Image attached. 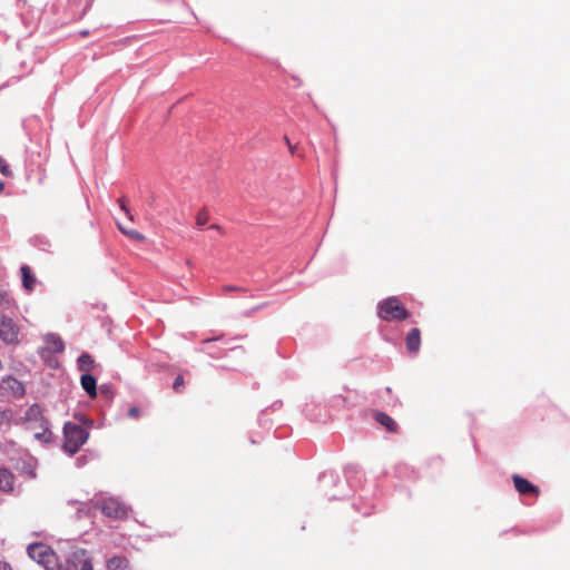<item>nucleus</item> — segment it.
I'll list each match as a JSON object with an SVG mask.
<instances>
[{
    "label": "nucleus",
    "instance_id": "35",
    "mask_svg": "<svg viewBox=\"0 0 570 570\" xmlns=\"http://www.w3.org/2000/svg\"><path fill=\"white\" fill-rule=\"evenodd\" d=\"M238 350L243 352L242 347H238ZM232 351H233V352H236V351H237V348H233Z\"/></svg>",
    "mask_w": 570,
    "mask_h": 570
},
{
    "label": "nucleus",
    "instance_id": "33",
    "mask_svg": "<svg viewBox=\"0 0 570 570\" xmlns=\"http://www.w3.org/2000/svg\"><path fill=\"white\" fill-rule=\"evenodd\" d=\"M4 188V183L0 180V193L3 190Z\"/></svg>",
    "mask_w": 570,
    "mask_h": 570
},
{
    "label": "nucleus",
    "instance_id": "26",
    "mask_svg": "<svg viewBox=\"0 0 570 570\" xmlns=\"http://www.w3.org/2000/svg\"><path fill=\"white\" fill-rule=\"evenodd\" d=\"M139 414H140V410L138 407H136V406L130 407L129 411H128V416L131 417V419L138 417Z\"/></svg>",
    "mask_w": 570,
    "mask_h": 570
},
{
    "label": "nucleus",
    "instance_id": "6",
    "mask_svg": "<svg viewBox=\"0 0 570 570\" xmlns=\"http://www.w3.org/2000/svg\"><path fill=\"white\" fill-rule=\"evenodd\" d=\"M70 561L72 562V569L69 567L63 569L60 566L59 570H94L91 560L87 557L86 550L79 549L72 552Z\"/></svg>",
    "mask_w": 570,
    "mask_h": 570
},
{
    "label": "nucleus",
    "instance_id": "29",
    "mask_svg": "<svg viewBox=\"0 0 570 570\" xmlns=\"http://www.w3.org/2000/svg\"><path fill=\"white\" fill-rule=\"evenodd\" d=\"M119 203H120V207L124 212L128 213V208L126 207V204L122 199H119Z\"/></svg>",
    "mask_w": 570,
    "mask_h": 570
},
{
    "label": "nucleus",
    "instance_id": "9",
    "mask_svg": "<svg viewBox=\"0 0 570 570\" xmlns=\"http://www.w3.org/2000/svg\"><path fill=\"white\" fill-rule=\"evenodd\" d=\"M374 419L376 420L377 423L383 425L389 432L396 433L399 431L397 423L389 414L384 412H375Z\"/></svg>",
    "mask_w": 570,
    "mask_h": 570
},
{
    "label": "nucleus",
    "instance_id": "30",
    "mask_svg": "<svg viewBox=\"0 0 570 570\" xmlns=\"http://www.w3.org/2000/svg\"><path fill=\"white\" fill-rule=\"evenodd\" d=\"M209 228L222 232V227L219 225H216V224L210 225Z\"/></svg>",
    "mask_w": 570,
    "mask_h": 570
},
{
    "label": "nucleus",
    "instance_id": "14",
    "mask_svg": "<svg viewBox=\"0 0 570 570\" xmlns=\"http://www.w3.org/2000/svg\"><path fill=\"white\" fill-rule=\"evenodd\" d=\"M13 488V475L7 469H0V489L2 491H10Z\"/></svg>",
    "mask_w": 570,
    "mask_h": 570
},
{
    "label": "nucleus",
    "instance_id": "5",
    "mask_svg": "<svg viewBox=\"0 0 570 570\" xmlns=\"http://www.w3.org/2000/svg\"><path fill=\"white\" fill-rule=\"evenodd\" d=\"M20 327L17 323L6 315H0V340L8 345L19 344Z\"/></svg>",
    "mask_w": 570,
    "mask_h": 570
},
{
    "label": "nucleus",
    "instance_id": "13",
    "mask_svg": "<svg viewBox=\"0 0 570 570\" xmlns=\"http://www.w3.org/2000/svg\"><path fill=\"white\" fill-rule=\"evenodd\" d=\"M108 570H130L129 561L124 556H114L107 560Z\"/></svg>",
    "mask_w": 570,
    "mask_h": 570
},
{
    "label": "nucleus",
    "instance_id": "25",
    "mask_svg": "<svg viewBox=\"0 0 570 570\" xmlns=\"http://www.w3.org/2000/svg\"><path fill=\"white\" fill-rule=\"evenodd\" d=\"M184 377L181 375H178L173 384V389L175 392H180V387L184 386Z\"/></svg>",
    "mask_w": 570,
    "mask_h": 570
},
{
    "label": "nucleus",
    "instance_id": "2",
    "mask_svg": "<svg viewBox=\"0 0 570 570\" xmlns=\"http://www.w3.org/2000/svg\"><path fill=\"white\" fill-rule=\"evenodd\" d=\"M27 553L30 559L42 566L46 570L58 568V558L50 546L43 542H35L28 546Z\"/></svg>",
    "mask_w": 570,
    "mask_h": 570
},
{
    "label": "nucleus",
    "instance_id": "21",
    "mask_svg": "<svg viewBox=\"0 0 570 570\" xmlns=\"http://www.w3.org/2000/svg\"><path fill=\"white\" fill-rule=\"evenodd\" d=\"M208 220V213L206 209H203L198 213L197 217H196V224L198 227H202L203 225H205Z\"/></svg>",
    "mask_w": 570,
    "mask_h": 570
},
{
    "label": "nucleus",
    "instance_id": "17",
    "mask_svg": "<svg viewBox=\"0 0 570 570\" xmlns=\"http://www.w3.org/2000/svg\"><path fill=\"white\" fill-rule=\"evenodd\" d=\"M42 416L40 405L33 404L26 411V419L28 421H38Z\"/></svg>",
    "mask_w": 570,
    "mask_h": 570
},
{
    "label": "nucleus",
    "instance_id": "19",
    "mask_svg": "<svg viewBox=\"0 0 570 570\" xmlns=\"http://www.w3.org/2000/svg\"><path fill=\"white\" fill-rule=\"evenodd\" d=\"M119 229L125 234L127 235L128 237H130L131 239H135V240H142L144 239V235L140 234L138 230H135V229H130V230H127L125 229L124 227L119 226Z\"/></svg>",
    "mask_w": 570,
    "mask_h": 570
},
{
    "label": "nucleus",
    "instance_id": "31",
    "mask_svg": "<svg viewBox=\"0 0 570 570\" xmlns=\"http://www.w3.org/2000/svg\"><path fill=\"white\" fill-rule=\"evenodd\" d=\"M236 289V287L233 286H224V291H233Z\"/></svg>",
    "mask_w": 570,
    "mask_h": 570
},
{
    "label": "nucleus",
    "instance_id": "34",
    "mask_svg": "<svg viewBox=\"0 0 570 570\" xmlns=\"http://www.w3.org/2000/svg\"><path fill=\"white\" fill-rule=\"evenodd\" d=\"M81 36H87L88 35V31L87 30H83L80 32Z\"/></svg>",
    "mask_w": 570,
    "mask_h": 570
},
{
    "label": "nucleus",
    "instance_id": "20",
    "mask_svg": "<svg viewBox=\"0 0 570 570\" xmlns=\"http://www.w3.org/2000/svg\"><path fill=\"white\" fill-rule=\"evenodd\" d=\"M11 305V298L9 293L0 287V306L9 307Z\"/></svg>",
    "mask_w": 570,
    "mask_h": 570
},
{
    "label": "nucleus",
    "instance_id": "23",
    "mask_svg": "<svg viewBox=\"0 0 570 570\" xmlns=\"http://www.w3.org/2000/svg\"><path fill=\"white\" fill-rule=\"evenodd\" d=\"M50 436H51V432L49 430H45L42 432L35 434V438L41 442H49Z\"/></svg>",
    "mask_w": 570,
    "mask_h": 570
},
{
    "label": "nucleus",
    "instance_id": "11",
    "mask_svg": "<svg viewBox=\"0 0 570 570\" xmlns=\"http://www.w3.org/2000/svg\"><path fill=\"white\" fill-rule=\"evenodd\" d=\"M80 383L82 389L90 397H95L97 395V380L94 375L89 373H85L80 377Z\"/></svg>",
    "mask_w": 570,
    "mask_h": 570
},
{
    "label": "nucleus",
    "instance_id": "22",
    "mask_svg": "<svg viewBox=\"0 0 570 570\" xmlns=\"http://www.w3.org/2000/svg\"><path fill=\"white\" fill-rule=\"evenodd\" d=\"M0 171L6 177H12V171L9 168L7 161L0 157Z\"/></svg>",
    "mask_w": 570,
    "mask_h": 570
},
{
    "label": "nucleus",
    "instance_id": "32",
    "mask_svg": "<svg viewBox=\"0 0 570 570\" xmlns=\"http://www.w3.org/2000/svg\"><path fill=\"white\" fill-rule=\"evenodd\" d=\"M216 338H213V340H206L203 342L204 345H208L210 342L215 341Z\"/></svg>",
    "mask_w": 570,
    "mask_h": 570
},
{
    "label": "nucleus",
    "instance_id": "7",
    "mask_svg": "<svg viewBox=\"0 0 570 570\" xmlns=\"http://www.w3.org/2000/svg\"><path fill=\"white\" fill-rule=\"evenodd\" d=\"M512 480H513V484H514L515 490L521 495L538 497L540 494L539 488L537 485L532 484L527 479L522 478L521 475L514 474V475H512Z\"/></svg>",
    "mask_w": 570,
    "mask_h": 570
},
{
    "label": "nucleus",
    "instance_id": "27",
    "mask_svg": "<svg viewBox=\"0 0 570 570\" xmlns=\"http://www.w3.org/2000/svg\"><path fill=\"white\" fill-rule=\"evenodd\" d=\"M284 139H285V141H286V144H287L288 148H289V151H291L292 154H295V146H293V145L291 144L289 139H288L286 136L284 137Z\"/></svg>",
    "mask_w": 570,
    "mask_h": 570
},
{
    "label": "nucleus",
    "instance_id": "8",
    "mask_svg": "<svg viewBox=\"0 0 570 570\" xmlns=\"http://www.w3.org/2000/svg\"><path fill=\"white\" fill-rule=\"evenodd\" d=\"M406 348L410 353H417L421 346V332L419 328H412L405 338Z\"/></svg>",
    "mask_w": 570,
    "mask_h": 570
},
{
    "label": "nucleus",
    "instance_id": "16",
    "mask_svg": "<svg viewBox=\"0 0 570 570\" xmlns=\"http://www.w3.org/2000/svg\"><path fill=\"white\" fill-rule=\"evenodd\" d=\"M77 363H78V368L80 371L88 373L94 365V360L88 353H82L78 357Z\"/></svg>",
    "mask_w": 570,
    "mask_h": 570
},
{
    "label": "nucleus",
    "instance_id": "1",
    "mask_svg": "<svg viewBox=\"0 0 570 570\" xmlns=\"http://www.w3.org/2000/svg\"><path fill=\"white\" fill-rule=\"evenodd\" d=\"M65 443L62 449L65 452L73 455L83 445L89 436L88 431L72 422H66L63 425Z\"/></svg>",
    "mask_w": 570,
    "mask_h": 570
},
{
    "label": "nucleus",
    "instance_id": "28",
    "mask_svg": "<svg viewBox=\"0 0 570 570\" xmlns=\"http://www.w3.org/2000/svg\"><path fill=\"white\" fill-rule=\"evenodd\" d=\"M0 570H11V567L7 562H0Z\"/></svg>",
    "mask_w": 570,
    "mask_h": 570
},
{
    "label": "nucleus",
    "instance_id": "3",
    "mask_svg": "<svg viewBox=\"0 0 570 570\" xmlns=\"http://www.w3.org/2000/svg\"><path fill=\"white\" fill-rule=\"evenodd\" d=\"M377 315L386 322H401L407 318L409 312L397 297L392 296L380 303Z\"/></svg>",
    "mask_w": 570,
    "mask_h": 570
},
{
    "label": "nucleus",
    "instance_id": "24",
    "mask_svg": "<svg viewBox=\"0 0 570 570\" xmlns=\"http://www.w3.org/2000/svg\"><path fill=\"white\" fill-rule=\"evenodd\" d=\"M100 393L106 399H112V396H114V391H112L111 386H109L107 384H104L100 386Z\"/></svg>",
    "mask_w": 570,
    "mask_h": 570
},
{
    "label": "nucleus",
    "instance_id": "10",
    "mask_svg": "<svg viewBox=\"0 0 570 570\" xmlns=\"http://www.w3.org/2000/svg\"><path fill=\"white\" fill-rule=\"evenodd\" d=\"M92 500L89 502H81L78 500H69L68 505H75L77 508L76 517L77 519L90 518L92 515L90 505H92Z\"/></svg>",
    "mask_w": 570,
    "mask_h": 570
},
{
    "label": "nucleus",
    "instance_id": "4",
    "mask_svg": "<svg viewBox=\"0 0 570 570\" xmlns=\"http://www.w3.org/2000/svg\"><path fill=\"white\" fill-rule=\"evenodd\" d=\"M95 509H99L107 518L120 520L128 515L129 508L117 498H102L92 502Z\"/></svg>",
    "mask_w": 570,
    "mask_h": 570
},
{
    "label": "nucleus",
    "instance_id": "15",
    "mask_svg": "<svg viewBox=\"0 0 570 570\" xmlns=\"http://www.w3.org/2000/svg\"><path fill=\"white\" fill-rule=\"evenodd\" d=\"M4 384L7 389H9L13 395L22 396L24 394V386L20 381L14 377L9 376L4 380Z\"/></svg>",
    "mask_w": 570,
    "mask_h": 570
},
{
    "label": "nucleus",
    "instance_id": "12",
    "mask_svg": "<svg viewBox=\"0 0 570 570\" xmlns=\"http://www.w3.org/2000/svg\"><path fill=\"white\" fill-rule=\"evenodd\" d=\"M20 271L23 288L31 292L36 285V277L33 276L31 268L28 265H22Z\"/></svg>",
    "mask_w": 570,
    "mask_h": 570
},
{
    "label": "nucleus",
    "instance_id": "18",
    "mask_svg": "<svg viewBox=\"0 0 570 570\" xmlns=\"http://www.w3.org/2000/svg\"><path fill=\"white\" fill-rule=\"evenodd\" d=\"M48 342L51 344V348L56 353H61L65 348L62 340L56 335H50Z\"/></svg>",
    "mask_w": 570,
    "mask_h": 570
}]
</instances>
